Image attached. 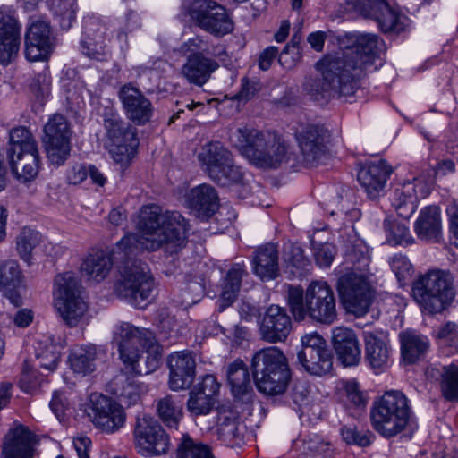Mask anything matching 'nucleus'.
<instances>
[{
	"label": "nucleus",
	"mask_w": 458,
	"mask_h": 458,
	"mask_svg": "<svg viewBox=\"0 0 458 458\" xmlns=\"http://www.w3.org/2000/svg\"><path fill=\"white\" fill-rule=\"evenodd\" d=\"M301 349L299 352L312 350L314 352L328 349L325 339L318 333L306 334L301 337Z\"/></svg>",
	"instance_id": "nucleus-62"
},
{
	"label": "nucleus",
	"mask_w": 458,
	"mask_h": 458,
	"mask_svg": "<svg viewBox=\"0 0 458 458\" xmlns=\"http://www.w3.org/2000/svg\"><path fill=\"white\" fill-rule=\"evenodd\" d=\"M217 436L225 445L234 447L243 443L244 427L238 421L236 412L227 406L216 411Z\"/></svg>",
	"instance_id": "nucleus-28"
},
{
	"label": "nucleus",
	"mask_w": 458,
	"mask_h": 458,
	"mask_svg": "<svg viewBox=\"0 0 458 458\" xmlns=\"http://www.w3.org/2000/svg\"><path fill=\"white\" fill-rule=\"evenodd\" d=\"M105 20L94 15L83 20V32L81 39V52L98 61L106 60L111 55L110 35Z\"/></svg>",
	"instance_id": "nucleus-17"
},
{
	"label": "nucleus",
	"mask_w": 458,
	"mask_h": 458,
	"mask_svg": "<svg viewBox=\"0 0 458 458\" xmlns=\"http://www.w3.org/2000/svg\"><path fill=\"white\" fill-rule=\"evenodd\" d=\"M55 46L49 21L41 17H31L25 33V55L29 61L47 59Z\"/></svg>",
	"instance_id": "nucleus-18"
},
{
	"label": "nucleus",
	"mask_w": 458,
	"mask_h": 458,
	"mask_svg": "<svg viewBox=\"0 0 458 458\" xmlns=\"http://www.w3.org/2000/svg\"><path fill=\"white\" fill-rule=\"evenodd\" d=\"M7 158L13 174L21 182L31 181L38 175L39 171L38 150L9 155Z\"/></svg>",
	"instance_id": "nucleus-36"
},
{
	"label": "nucleus",
	"mask_w": 458,
	"mask_h": 458,
	"mask_svg": "<svg viewBox=\"0 0 458 458\" xmlns=\"http://www.w3.org/2000/svg\"><path fill=\"white\" fill-rule=\"evenodd\" d=\"M327 131L318 125H309L297 135L303 162L308 165L318 163L327 154Z\"/></svg>",
	"instance_id": "nucleus-23"
},
{
	"label": "nucleus",
	"mask_w": 458,
	"mask_h": 458,
	"mask_svg": "<svg viewBox=\"0 0 458 458\" xmlns=\"http://www.w3.org/2000/svg\"><path fill=\"white\" fill-rule=\"evenodd\" d=\"M50 409L61 421L64 419L65 411L69 408V401L63 391H55L49 403Z\"/></svg>",
	"instance_id": "nucleus-63"
},
{
	"label": "nucleus",
	"mask_w": 458,
	"mask_h": 458,
	"mask_svg": "<svg viewBox=\"0 0 458 458\" xmlns=\"http://www.w3.org/2000/svg\"><path fill=\"white\" fill-rule=\"evenodd\" d=\"M21 36L0 37V64L8 65L18 55Z\"/></svg>",
	"instance_id": "nucleus-56"
},
{
	"label": "nucleus",
	"mask_w": 458,
	"mask_h": 458,
	"mask_svg": "<svg viewBox=\"0 0 458 458\" xmlns=\"http://www.w3.org/2000/svg\"><path fill=\"white\" fill-rule=\"evenodd\" d=\"M85 414L92 424L107 434L123 427L126 414L121 404L99 394H92L85 404Z\"/></svg>",
	"instance_id": "nucleus-14"
},
{
	"label": "nucleus",
	"mask_w": 458,
	"mask_h": 458,
	"mask_svg": "<svg viewBox=\"0 0 458 458\" xmlns=\"http://www.w3.org/2000/svg\"><path fill=\"white\" fill-rule=\"evenodd\" d=\"M103 353L101 348L94 344H85L74 347L68 360L74 373L86 376L96 369V360Z\"/></svg>",
	"instance_id": "nucleus-34"
},
{
	"label": "nucleus",
	"mask_w": 458,
	"mask_h": 458,
	"mask_svg": "<svg viewBox=\"0 0 458 458\" xmlns=\"http://www.w3.org/2000/svg\"><path fill=\"white\" fill-rule=\"evenodd\" d=\"M177 458H214L210 448L202 443L183 436L176 450Z\"/></svg>",
	"instance_id": "nucleus-48"
},
{
	"label": "nucleus",
	"mask_w": 458,
	"mask_h": 458,
	"mask_svg": "<svg viewBox=\"0 0 458 458\" xmlns=\"http://www.w3.org/2000/svg\"><path fill=\"white\" fill-rule=\"evenodd\" d=\"M35 436L22 425L11 428L4 437V458H33Z\"/></svg>",
	"instance_id": "nucleus-24"
},
{
	"label": "nucleus",
	"mask_w": 458,
	"mask_h": 458,
	"mask_svg": "<svg viewBox=\"0 0 458 458\" xmlns=\"http://www.w3.org/2000/svg\"><path fill=\"white\" fill-rule=\"evenodd\" d=\"M43 376L44 374L42 372H38L28 363H25L20 377L19 386L22 391L32 393L40 386L43 381Z\"/></svg>",
	"instance_id": "nucleus-57"
},
{
	"label": "nucleus",
	"mask_w": 458,
	"mask_h": 458,
	"mask_svg": "<svg viewBox=\"0 0 458 458\" xmlns=\"http://www.w3.org/2000/svg\"><path fill=\"white\" fill-rule=\"evenodd\" d=\"M336 290L345 310L357 317L367 314L376 298V289L368 276L353 271L338 278Z\"/></svg>",
	"instance_id": "nucleus-11"
},
{
	"label": "nucleus",
	"mask_w": 458,
	"mask_h": 458,
	"mask_svg": "<svg viewBox=\"0 0 458 458\" xmlns=\"http://www.w3.org/2000/svg\"><path fill=\"white\" fill-rule=\"evenodd\" d=\"M133 435L138 453L144 457L159 456L170 449L168 434L150 415L143 414L137 418Z\"/></svg>",
	"instance_id": "nucleus-15"
},
{
	"label": "nucleus",
	"mask_w": 458,
	"mask_h": 458,
	"mask_svg": "<svg viewBox=\"0 0 458 458\" xmlns=\"http://www.w3.org/2000/svg\"><path fill=\"white\" fill-rule=\"evenodd\" d=\"M61 346L50 343L39 342L37 349L36 360L38 366L47 372V374L54 372L61 358Z\"/></svg>",
	"instance_id": "nucleus-42"
},
{
	"label": "nucleus",
	"mask_w": 458,
	"mask_h": 458,
	"mask_svg": "<svg viewBox=\"0 0 458 458\" xmlns=\"http://www.w3.org/2000/svg\"><path fill=\"white\" fill-rule=\"evenodd\" d=\"M226 376L232 393L236 398L243 400L252 391L249 371L242 360H236L229 364Z\"/></svg>",
	"instance_id": "nucleus-38"
},
{
	"label": "nucleus",
	"mask_w": 458,
	"mask_h": 458,
	"mask_svg": "<svg viewBox=\"0 0 458 458\" xmlns=\"http://www.w3.org/2000/svg\"><path fill=\"white\" fill-rule=\"evenodd\" d=\"M250 368L259 392L271 396L284 394L291 371L287 358L278 347H267L256 352Z\"/></svg>",
	"instance_id": "nucleus-7"
},
{
	"label": "nucleus",
	"mask_w": 458,
	"mask_h": 458,
	"mask_svg": "<svg viewBox=\"0 0 458 458\" xmlns=\"http://www.w3.org/2000/svg\"><path fill=\"white\" fill-rule=\"evenodd\" d=\"M341 436L347 445H356L366 447L371 445L375 436L368 429L358 430L355 427L344 426L341 428Z\"/></svg>",
	"instance_id": "nucleus-54"
},
{
	"label": "nucleus",
	"mask_w": 458,
	"mask_h": 458,
	"mask_svg": "<svg viewBox=\"0 0 458 458\" xmlns=\"http://www.w3.org/2000/svg\"><path fill=\"white\" fill-rule=\"evenodd\" d=\"M297 49V47L293 46H285L280 55H278V48L274 46L267 47L265 48L259 55V66L261 70L266 71L270 68L274 60L278 57V62L285 66L291 67L292 64H288L286 60V56L291 50Z\"/></svg>",
	"instance_id": "nucleus-53"
},
{
	"label": "nucleus",
	"mask_w": 458,
	"mask_h": 458,
	"mask_svg": "<svg viewBox=\"0 0 458 458\" xmlns=\"http://www.w3.org/2000/svg\"><path fill=\"white\" fill-rule=\"evenodd\" d=\"M118 98L127 118L136 125L148 123L153 114L150 100L131 83H126L118 91Z\"/></svg>",
	"instance_id": "nucleus-20"
},
{
	"label": "nucleus",
	"mask_w": 458,
	"mask_h": 458,
	"mask_svg": "<svg viewBox=\"0 0 458 458\" xmlns=\"http://www.w3.org/2000/svg\"><path fill=\"white\" fill-rule=\"evenodd\" d=\"M390 266L400 284H405L412 276V265L405 256L401 254L394 255L391 259Z\"/></svg>",
	"instance_id": "nucleus-58"
},
{
	"label": "nucleus",
	"mask_w": 458,
	"mask_h": 458,
	"mask_svg": "<svg viewBox=\"0 0 458 458\" xmlns=\"http://www.w3.org/2000/svg\"><path fill=\"white\" fill-rule=\"evenodd\" d=\"M428 379L438 381L443 396L448 401H458V366H429L426 369Z\"/></svg>",
	"instance_id": "nucleus-32"
},
{
	"label": "nucleus",
	"mask_w": 458,
	"mask_h": 458,
	"mask_svg": "<svg viewBox=\"0 0 458 458\" xmlns=\"http://www.w3.org/2000/svg\"><path fill=\"white\" fill-rule=\"evenodd\" d=\"M333 345L343 365L356 366L361 358V352L355 333L347 327H335L333 330Z\"/></svg>",
	"instance_id": "nucleus-27"
},
{
	"label": "nucleus",
	"mask_w": 458,
	"mask_h": 458,
	"mask_svg": "<svg viewBox=\"0 0 458 458\" xmlns=\"http://www.w3.org/2000/svg\"><path fill=\"white\" fill-rule=\"evenodd\" d=\"M231 140L250 163L261 168H276L287 157V147L275 133L253 128H239Z\"/></svg>",
	"instance_id": "nucleus-5"
},
{
	"label": "nucleus",
	"mask_w": 458,
	"mask_h": 458,
	"mask_svg": "<svg viewBox=\"0 0 458 458\" xmlns=\"http://www.w3.org/2000/svg\"><path fill=\"white\" fill-rule=\"evenodd\" d=\"M364 339L365 360L376 373L383 372L393 362L388 342L382 335L371 332H364Z\"/></svg>",
	"instance_id": "nucleus-26"
},
{
	"label": "nucleus",
	"mask_w": 458,
	"mask_h": 458,
	"mask_svg": "<svg viewBox=\"0 0 458 458\" xmlns=\"http://www.w3.org/2000/svg\"><path fill=\"white\" fill-rule=\"evenodd\" d=\"M428 194L427 185L421 180L414 179L394 187L391 203L399 216L409 218L416 209L418 199L425 198Z\"/></svg>",
	"instance_id": "nucleus-22"
},
{
	"label": "nucleus",
	"mask_w": 458,
	"mask_h": 458,
	"mask_svg": "<svg viewBox=\"0 0 458 458\" xmlns=\"http://www.w3.org/2000/svg\"><path fill=\"white\" fill-rule=\"evenodd\" d=\"M245 274L244 266L240 263L233 265L228 270L221 293V299L226 301V305L231 304L236 299L242 276Z\"/></svg>",
	"instance_id": "nucleus-43"
},
{
	"label": "nucleus",
	"mask_w": 458,
	"mask_h": 458,
	"mask_svg": "<svg viewBox=\"0 0 458 458\" xmlns=\"http://www.w3.org/2000/svg\"><path fill=\"white\" fill-rule=\"evenodd\" d=\"M287 303L296 321L306 318L331 325L337 318L336 298L327 281L315 280L303 292L301 286H288Z\"/></svg>",
	"instance_id": "nucleus-3"
},
{
	"label": "nucleus",
	"mask_w": 458,
	"mask_h": 458,
	"mask_svg": "<svg viewBox=\"0 0 458 458\" xmlns=\"http://www.w3.org/2000/svg\"><path fill=\"white\" fill-rule=\"evenodd\" d=\"M81 293V280L74 272L67 271L55 276L53 288L54 305L69 327L76 326L87 310Z\"/></svg>",
	"instance_id": "nucleus-10"
},
{
	"label": "nucleus",
	"mask_w": 458,
	"mask_h": 458,
	"mask_svg": "<svg viewBox=\"0 0 458 458\" xmlns=\"http://www.w3.org/2000/svg\"><path fill=\"white\" fill-rule=\"evenodd\" d=\"M44 132L49 161L56 165H63L71 150V131L66 118L59 114L52 115L44 127Z\"/></svg>",
	"instance_id": "nucleus-16"
},
{
	"label": "nucleus",
	"mask_w": 458,
	"mask_h": 458,
	"mask_svg": "<svg viewBox=\"0 0 458 458\" xmlns=\"http://www.w3.org/2000/svg\"><path fill=\"white\" fill-rule=\"evenodd\" d=\"M54 14L63 30H69L76 19V0H52Z\"/></svg>",
	"instance_id": "nucleus-49"
},
{
	"label": "nucleus",
	"mask_w": 458,
	"mask_h": 458,
	"mask_svg": "<svg viewBox=\"0 0 458 458\" xmlns=\"http://www.w3.org/2000/svg\"><path fill=\"white\" fill-rule=\"evenodd\" d=\"M414 231L423 241L438 242L442 233L439 207L433 205L423 208L414 224Z\"/></svg>",
	"instance_id": "nucleus-30"
},
{
	"label": "nucleus",
	"mask_w": 458,
	"mask_h": 458,
	"mask_svg": "<svg viewBox=\"0 0 458 458\" xmlns=\"http://www.w3.org/2000/svg\"><path fill=\"white\" fill-rule=\"evenodd\" d=\"M21 25L16 11L8 5L0 6V37L21 36Z\"/></svg>",
	"instance_id": "nucleus-52"
},
{
	"label": "nucleus",
	"mask_w": 458,
	"mask_h": 458,
	"mask_svg": "<svg viewBox=\"0 0 458 458\" xmlns=\"http://www.w3.org/2000/svg\"><path fill=\"white\" fill-rule=\"evenodd\" d=\"M183 8L199 29L215 37H224L234 29L225 7L214 0H185Z\"/></svg>",
	"instance_id": "nucleus-12"
},
{
	"label": "nucleus",
	"mask_w": 458,
	"mask_h": 458,
	"mask_svg": "<svg viewBox=\"0 0 458 458\" xmlns=\"http://www.w3.org/2000/svg\"><path fill=\"white\" fill-rule=\"evenodd\" d=\"M232 153L219 141H211L202 146L198 159L202 170L211 178L218 168L229 160Z\"/></svg>",
	"instance_id": "nucleus-35"
},
{
	"label": "nucleus",
	"mask_w": 458,
	"mask_h": 458,
	"mask_svg": "<svg viewBox=\"0 0 458 458\" xmlns=\"http://www.w3.org/2000/svg\"><path fill=\"white\" fill-rule=\"evenodd\" d=\"M219 67L216 61L202 54L189 55L182 67V74L186 80L198 86L204 85L211 74Z\"/></svg>",
	"instance_id": "nucleus-31"
},
{
	"label": "nucleus",
	"mask_w": 458,
	"mask_h": 458,
	"mask_svg": "<svg viewBox=\"0 0 458 458\" xmlns=\"http://www.w3.org/2000/svg\"><path fill=\"white\" fill-rule=\"evenodd\" d=\"M117 380L119 386L115 390V394L120 401L128 406L136 404L146 391L145 386L133 377L118 378Z\"/></svg>",
	"instance_id": "nucleus-45"
},
{
	"label": "nucleus",
	"mask_w": 458,
	"mask_h": 458,
	"mask_svg": "<svg viewBox=\"0 0 458 458\" xmlns=\"http://www.w3.org/2000/svg\"><path fill=\"white\" fill-rule=\"evenodd\" d=\"M391 173L386 161L371 162L360 169L358 181L370 199H377L384 191Z\"/></svg>",
	"instance_id": "nucleus-25"
},
{
	"label": "nucleus",
	"mask_w": 458,
	"mask_h": 458,
	"mask_svg": "<svg viewBox=\"0 0 458 458\" xmlns=\"http://www.w3.org/2000/svg\"><path fill=\"white\" fill-rule=\"evenodd\" d=\"M113 342L117 346L121 360L131 372L143 373L139 364L141 348L148 353V369L144 373L147 374L158 367L162 348L150 330L123 322L116 327Z\"/></svg>",
	"instance_id": "nucleus-4"
},
{
	"label": "nucleus",
	"mask_w": 458,
	"mask_h": 458,
	"mask_svg": "<svg viewBox=\"0 0 458 458\" xmlns=\"http://www.w3.org/2000/svg\"><path fill=\"white\" fill-rule=\"evenodd\" d=\"M159 419L170 428H176L182 418V403L173 395H165L157 401Z\"/></svg>",
	"instance_id": "nucleus-40"
},
{
	"label": "nucleus",
	"mask_w": 458,
	"mask_h": 458,
	"mask_svg": "<svg viewBox=\"0 0 458 458\" xmlns=\"http://www.w3.org/2000/svg\"><path fill=\"white\" fill-rule=\"evenodd\" d=\"M21 281V271L15 260H6L0 265V286L4 291L17 288Z\"/></svg>",
	"instance_id": "nucleus-51"
},
{
	"label": "nucleus",
	"mask_w": 458,
	"mask_h": 458,
	"mask_svg": "<svg viewBox=\"0 0 458 458\" xmlns=\"http://www.w3.org/2000/svg\"><path fill=\"white\" fill-rule=\"evenodd\" d=\"M105 129L104 147L113 160L127 166L136 153L139 145L137 129L124 122L114 104L105 99L99 107Z\"/></svg>",
	"instance_id": "nucleus-6"
},
{
	"label": "nucleus",
	"mask_w": 458,
	"mask_h": 458,
	"mask_svg": "<svg viewBox=\"0 0 458 458\" xmlns=\"http://www.w3.org/2000/svg\"><path fill=\"white\" fill-rule=\"evenodd\" d=\"M297 360L306 372L314 376H323L333 368V356L329 349L314 352L312 350L298 352Z\"/></svg>",
	"instance_id": "nucleus-37"
},
{
	"label": "nucleus",
	"mask_w": 458,
	"mask_h": 458,
	"mask_svg": "<svg viewBox=\"0 0 458 458\" xmlns=\"http://www.w3.org/2000/svg\"><path fill=\"white\" fill-rule=\"evenodd\" d=\"M384 227L386 233V241L392 245H409L414 240L410 234L409 228L403 223L386 219Z\"/></svg>",
	"instance_id": "nucleus-50"
},
{
	"label": "nucleus",
	"mask_w": 458,
	"mask_h": 458,
	"mask_svg": "<svg viewBox=\"0 0 458 458\" xmlns=\"http://www.w3.org/2000/svg\"><path fill=\"white\" fill-rule=\"evenodd\" d=\"M291 331L292 319L286 310L278 305L269 306L259 326L261 339L270 344L284 342Z\"/></svg>",
	"instance_id": "nucleus-21"
},
{
	"label": "nucleus",
	"mask_w": 458,
	"mask_h": 458,
	"mask_svg": "<svg viewBox=\"0 0 458 458\" xmlns=\"http://www.w3.org/2000/svg\"><path fill=\"white\" fill-rule=\"evenodd\" d=\"M252 270L262 281L277 277L279 273L278 251L272 244L259 248L252 257Z\"/></svg>",
	"instance_id": "nucleus-33"
},
{
	"label": "nucleus",
	"mask_w": 458,
	"mask_h": 458,
	"mask_svg": "<svg viewBox=\"0 0 458 458\" xmlns=\"http://www.w3.org/2000/svg\"><path fill=\"white\" fill-rule=\"evenodd\" d=\"M191 390L217 401L220 384L217 382L214 375L208 374L201 377L199 381L193 386Z\"/></svg>",
	"instance_id": "nucleus-59"
},
{
	"label": "nucleus",
	"mask_w": 458,
	"mask_h": 458,
	"mask_svg": "<svg viewBox=\"0 0 458 458\" xmlns=\"http://www.w3.org/2000/svg\"><path fill=\"white\" fill-rule=\"evenodd\" d=\"M335 255V248L331 243H315L313 245V256L320 267H328L333 262Z\"/></svg>",
	"instance_id": "nucleus-60"
},
{
	"label": "nucleus",
	"mask_w": 458,
	"mask_h": 458,
	"mask_svg": "<svg viewBox=\"0 0 458 458\" xmlns=\"http://www.w3.org/2000/svg\"><path fill=\"white\" fill-rule=\"evenodd\" d=\"M216 403V401L213 398L191 390L187 401V410L194 416L207 415Z\"/></svg>",
	"instance_id": "nucleus-55"
},
{
	"label": "nucleus",
	"mask_w": 458,
	"mask_h": 458,
	"mask_svg": "<svg viewBox=\"0 0 458 458\" xmlns=\"http://www.w3.org/2000/svg\"><path fill=\"white\" fill-rule=\"evenodd\" d=\"M138 234L128 233L111 252L92 250L81 265L89 281L101 283L112 271L114 259L120 261L114 284L118 297L136 308H144L154 289V279L148 265L134 257L142 250L155 251L165 245L181 246L186 239L187 224L177 211H164L151 204L141 208L137 223Z\"/></svg>",
	"instance_id": "nucleus-1"
},
{
	"label": "nucleus",
	"mask_w": 458,
	"mask_h": 458,
	"mask_svg": "<svg viewBox=\"0 0 458 458\" xmlns=\"http://www.w3.org/2000/svg\"><path fill=\"white\" fill-rule=\"evenodd\" d=\"M345 391L348 400L356 407H364L366 405V399L359 389V385L354 380H350L345 385Z\"/></svg>",
	"instance_id": "nucleus-64"
},
{
	"label": "nucleus",
	"mask_w": 458,
	"mask_h": 458,
	"mask_svg": "<svg viewBox=\"0 0 458 458\" xmlns=\"http://www.w3.org/2000/svg\"><path fill=\"white\" fill-rule=\"evenodd\" d=\"M41 234L30 227H23L16 238V249L20 257L30 263L33 250L41 242Z\"/></svg>",
	"instance_id": "nucleus-46"
},
{
	"label": "nucleus",
	"mask_w": 458,
	"mask_h": 458,
	"mask_svg": "<svg viewBox=\"0 0 458 458\" xmlns=\"http://www.w3.org/2000/svg\"><path fill=\"white\" fill-rule=\"evenodd\" d=\"M346 10L374 20L384 33H401L408 25L407 17L394 10L386 0H347Z\"/></svg>",
	"instance_id": "nucleus-13"
},
{
	"label": "nucleus",
	"mask_w": 458,
	"mask_h": 458,
	"mask_svg": "<svg viewBox=\"0 0 458 458\" xmlns=\"http://www.w3.org/2000/svg\"><path fill=\"white\" fill-rule=\"evenodd\" d=\"M186 202L198 217L208 218L218 208V195L213 186L203 183L188 192Z\"/></svg>",
	"instance_id": "nucleus-29"
},
{
	"label": "nucleus",
	"mask_w": 458,
	"mask_h": 458,
	"mask_svg": "<svg viewBox=\"0 0 458 458\" xmlns=\"http://www.w3.org/2000/svg\"><path fill=\"white\" fill-rule=\"evenodd\" d=\"M402 343V357L409 364L415 363L424 357L428 349V340L426 336L413 332H404L400 335Z\"/></svg>",
	"instance_id": "nucleus-39"
},
{
	"label": "nucleus",
	"mask_w": 458,
	"mask_h": 458,
	"mask_svg": "<svg viewBox=\"0 0 458 458\" xmlns=\"http://www.w3.org/2000/svg\"><path fill=\"white\" fill-rule=\"evenodd\" d=\"M412 418L409 399L398 390L386 391L375 400L370 410L373 428L386 438L402 433Z\"/></svg>",
	"instance_id": "nucleus-8"
},
{
	"label": "nucleus",
	"mask_w": 458,
	"mask_h": 458,
	"mask_svg": "<svg viewBox=\"0 0 458 458\" xmlns=\"http://www.w3.org/2000/svg\"><path fill=\"white\" fill-rule=\"evenodd\" d=\"M210 179L221 186L238 184L242 182L243 172L234 164L231 155L229 160L225 162Z\"/></svg>",
	"instance_id": "nucleus-47"
},
{
	"label": "nucleus",
	"mask_w": 458,
	"mask_h": 458,
	"mask_svg": "<svg viewBox=\"0 0 458 458\" xmlns=\"http://www.w3.org/2000/svg\"><path fill=\"white\" fill-rule=\"evenodd\" d=\"M412 296L423 312H442L454 301L453 277L444 270H429L412 285Z\"/></svg>",
	"instance_id": "nucleus-9"
},
{
	"label": "nucleus",
	"mask_w": 458,
	"mask_h": 458,
	"mask_svg": "<svg viewBox=\"0 0 458 458\" xmlns=\"http://www.w3.org/2000/svg\"><path fill=\"white\" fill-rule=\"evenodd\" d=\"M379 38L371 33H348L342 41L341 55H328L317 64L321 77L310 78L305 90L316 101L351 97L360 88L362 73L369 71L380 49Z\"/></svg>",
	"instance_id": "nucleus-2"
},
{
	"label": "nucleus",
	"mask_w": 458,
	"mask_h": 458,
	"mask_svg": "<svg viewBox=\"0 0 458 458\" xmlns=\"http://www.w3.org/2000/svg\"><path fill=\"white\" fill-rule=\"evenodd\" d=\"M167 366L171 390L180 391L191 386L196 377V358L192 352H172L167 358Z\"/></svg>",
	"instance_id": "nucleus-19"
},
{
	"label": "nucleus",
	"mask_w": 458,
	"mask_h": 458,
	"mask_svg": "<svg viewBox=\"0 0 458 458\" xmlns=\"http://www.w3.org/2000/svg\"><path fill=\"white\" fill-rule=\"evenodd\" d=\"M36 150H38L36 140L26 127H17L10 131L7 156Z\"/></svg>",
	"instance_id": "nucleus-41"
},
{
	"label": "nucleus",
	"mask_w": 458,
	"mask_h": 458,
	"mask_svg": "<svg viewBox=\"0 0 458 458\" xmlns=\"http://www.w3.org/2000/svg\"><path fill=\"white\" fill-rule=\"evenodd\" d=\"M180 51L183 55H192L202 54L204 55V54H206L216 57H220L221 55L226 54L224 46L217 45L210 47L208 40H206L204 37L198 35L185 41L181 46Z\"/></svg>",
	"instance_id": "nucleus-44"
},
{
	"label": "nucleus",
	"mask_w": 458,
	"mask_h": 458,
	"mask_svg": "<svg viewBox=\"0 0 458 458\" xmlns=\"http://www.w3.org/2000/svg\"><path fill=\"white\" fill-rule=\"evenodd\" d=\"M437 335L442 344L449 345L458 352V325L447 322L439 327Z\"/></svg>",
	"instance_id": "nucleus-61"
}]
</instances>
